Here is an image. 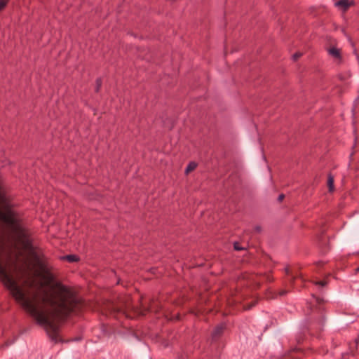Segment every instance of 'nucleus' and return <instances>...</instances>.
<instances>
[{
	"label": "nucleus",
	"instance_id": "f257e3e1",
	"mask_svg": "<svg viewBox=\"0 0 359 359\" xmlns=\"http://www.w3.org/2000/svg\"><path fill=\"white\" fill-rule=\"evenodd\" d=\"M0 271H52L22 217L13 208L1 175Z\"/></svg>",
	"mask_w": 359,
	"mask_h": 359
},
{
	"label": "nucleus",
	"instance_id": "f03ea898",
	"mask_svg": "<svg viewBox=\"0 0 359 359\" xmlns=\"http://www.w3.org/2000/svg\"><path fill=\"white\" fill-rule=\"evenodd\" d=\"M327 51L328 55L334 58L336 62H340L341 61V53L340 49L335 46H332L327 48Z\"/></svg>",
	"mask_w": 359,
	"mask_h": 359
},
{
	"label": "nucleus",
	"instance_id": "7ed1b4c3",
	"mask_svg": "<svg viewBox=\"0 0 359 359\" xmlns=\"http://www.w3.org/2000/svg\"><path fill=\"white\" fill-rule=\"evenodd\" d=\"M353 4V1L350 0H339L334 3V6L342 12L346 11Z\"/></svg>",
	"mask_w": 359,
	"mask_h": 359
},
{
	"label": "nucleus",
	"instance_id": "20e7f679",
	"mask_svg": "<svg viewBox=\"0 0 359 359\" xmlns=\"http://www.w3.org/2000/svg\"><path fill=\"white\" fill-rule=\"evenodd\" d=\"M327 187H328L329 191L330 192L334 191V177L331 175H329L328 177H327Z\"/></svg>",
	"mask_w": 359,
	"mask_h": 359
},
{
	"label": "nucleus",
	"instance_id": "39448f33",
	"mask_svg": "<svg viewBox=\"0 0 359 359\" xmlns=\"http://www.w3.org/2000/svg\"><path fill=\"white\" fill-rule=\"evenodd\" d=\"M197 166V164L195 162H191L188 164L186 168L185 172L186 173H189V172L194 170Z\"/></svg>",
	"mask_w": 359,
	"mask_h": 359
},
{
	"label": "nucleus",
	"instance_id": "423d86ee",
	"mask_svg": "<svg viewBox=\"0 0 359 359\" xmlns=\"http://www.w3.org/2000/svg\"><path fill=\"white\" fill-rule=\"evenodd\" d=\"M223 329H224L223 325H220L217 326L213 332V335L217 336V335L219 334L222 332Z\"/></svg>",
	"mask_w": 359,
	"mask_h": 359
},
{
	"label": "nucleus",
	"instance_id": "0eeeda50",
	"mask_svg": "<svg viewBox=\"0 0 359 359\" xmlns=\"http://www.w3.org/2000/svg\"><path fill=\"white\" fill-rule=\"evenodd\" d=\"M65 259H67L70 262H76L78 260V258L76 255H67L65 257Z\"/></svg>",
	"mask_w": 359,
	"mask_h": 359
},
{
	"label": "nucleus",
	"instance_id": "6e6552de",
	"mask_svg": "<svg viewBox=\"0 0 359 359\" xmlns=\"http://www.w3.org/2000/svg\"><path fill=\"white\" fill-rule=\"evenodd\" d=\"M9 0H0V11H2L7 4L8 3Z\"/></svg>",
	"mask_w": 359,
	"mask_h": 359
},
{
	"label": "nucleus",
	"instance_id": "1a4fd4ad",
	"mask_svg": "<svg viewBox=\"0 0 359 359\" xmlns=\"http://www.w3.org/2000/svg\"><path fill=\"white\" fill-rule=\"evenodd\" d=\"M301 56H302V53H297L293 55L292 57L295 60L298 59L299 57H300Z\"/></svg>",
	"mask_w": 359,
	"mask_h": 359
},
{
	"label": "nucleus",
	"instance_id": "9d476101",
	"mask_svg": "<svg viewBox=\"0 0 359 359\" xmlns=\"http://www.w3.org/2000/svg\"><path fill=\"white\" fill-rule=\"evenodd\" d=\"M234 248L236 250H242L243 248H240L238 243H234Z\"/></svg>",
	"mask_w": 359,
	"mask_h": 359
},
{
	"label": "nucleus",
	"instance_id": "9b49d317",
	"mask_svg": "<svg viewBox=\"0 0 359 359\" xmlns=\"http://www.w3.org/2000/svg\"><path fill=\"white\" fill-rule=\"evenodd\" d=\"M316 284L319 285L320 286H324L326 283H325V282H323V281H319V282H317Z\"/></svg>",
	"mask_w": 359,
	"mask_h": 359
},
{
	"label": "nucleus",
	"instance_id": "f8f14e48",
	"mask_svg": "<svg viewBox=\"0 0 359 359\" xmlns=\"http://www.w3.org/2000/svg\"><path fill=\"white\" fill-rule=\"evenodd\" d=\"M283 198H284V195H283V194H280V195L278 196V200H279L280 201H281Z\"/></svg>",
	"mask_w": 359,
	"mask_h": 359
},
{
	"label": "nucleus",
	"instance_id": "ddd939ff",
	"mask_svg": "<svg viewBox=\"0 0 359 359\" xmlns=\"http://www.w3.org/2000/svg\"><path fill=\"white\" fill-rule=\"evenodd\" d=\"M357 270L359 271V268Z\"/></svg>",
	"mask_w": 359,
	"mask_h": 359
}]
</instances>
